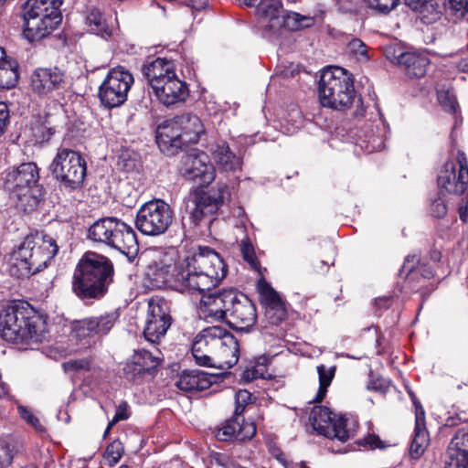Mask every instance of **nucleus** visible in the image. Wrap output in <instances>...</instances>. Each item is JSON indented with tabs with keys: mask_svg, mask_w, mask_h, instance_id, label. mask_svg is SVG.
I'll return each instance as SVG.
<instances>
[{
	"mask_svg": "<svg viewBox=\"0 0 468 468\" xmlns=\"http://www.w3.org/2000/svg\"><path fill=\"white\" fill-rule=\"evenodd\" d=\"M459 215L460 218L464 222H468V207H459Z\"/></svg>",
	"mask_w": 468,
	"mask_h": 468,
	"instance_id": "nucleus-63",
	"label": "nucleus"
},
{
	"mask_svg": "<svg viewBox=\"0 0 468 468\" xmlns=\"http://www.w3.org/2000/svg\"><path fill=\"white\" fill-rule=\"evenodd\" d=\"M39 171L33 162L22 163L17 167L9 170L5 178V188L9 193L10 201H24L28 199L30 186L37 183Z\"/></svg>",
	"mask_w": 468,
	"mask_h": 468,
	"instance_id": "nucleus-10",
	"label": "nucleus"
},
{
	"mask_svg": "<svg viewBox=\"0 0 468 468\" xmlns=\"http://www.w3.org/2000/svg\"><path fill=\"white\" fill-rule=\"evenodd\" d=\"M121 220L116 218H103L94 222L89 229L88 237L95 242L112 247Z\"/></svg>",
	"mask_w": 468,
	"mask_h": 468,
	"instance_id": "nucleus-28",
	"label": "nucleus"
},
{
	"mask_svg": "<svg viewBox=\"0 0 468 468\" xmlns=\"http://www.w3.org/2000/svg\"><path fill=\"white\" fill-rule=\"evenodd\" d=\"M430 444V433L426 423L422 422V412L418 414L410 446V455L412 459L420 458Z\"/></svg>",
	"mask_w": 468,
	"mask_h": 468,
	"instance_id": "nucleus-31",
	"label": "nucleus"
},
{
	"mask_svg": "<svg viewBox=\"0 0 468 468\" xmlns=\"http://www.w3.org/2000/svg\"><path fill=\"white\" fill-rule=\"evenodd\" d=\"M370 8L388 14L398 5V0H365Z\"/></svg>",
	"mask_w": 468,
	"mask_h": 468,
	"instance_id": "nucleus-48",
	"label": "nucleus"
},
{
	"mask_svg": "<svg viewBox=\"0 0 468 468\" xmlns=\"http://www.w3.org/2000/svg\"><path fill=\"white\" fill-rule=\"evenodd\" d=\"M335 367L326 368L325 366L320 365L317 367V372L319 375V388L314 398L315 402H320L325 397L327 388L330 386L334 376Z\"/></svg>",
	"mask_w": 468,
	"mask_h": 468,
	"instance_id": "nucleus-39",
	"label": "nucleus"
},
{
	"mask_svg": "<svg viewBox=\"0 0 468 468\" xmlns=\"http://www.w3.org/2000/svg\"><path fill=\"white\" fill-rule=\"evenodd\" d=\"M318 93L321 104L338 111L348 109L356 94L351 73L340 67H330L323 70Z\"/></svg>",
	"mask_w": 468,
	"mask_h": 468,
	"instance_id": "nucleus-6",
	"label": "nucleus"
},
{
	"mask_svg": "<svg viewBox=\"0 0 468 468\" xmlns=\"http://www.w3.org/2000/svg\"><path fill=\"white\" fill-rule=\"evenodd\" d=\"M113 273L112 262L107 257L86 252L75 268L72 291L82 301L99 300L106 294Z\"/></svg>",
	"mask_w": 468,
	"mask_h": 468,
	"instance_id": "nucleus-2",
	"label": "nucleus"
},
{
	"mask_svg": "<svg viewBox=\"0 0 468 468\" xmlns=\"http://www.w3.org/2000/svg\"><path fill=\"white\" fill-rule=\"evenodd\" d=\"M116 319L117 315L114 313L87 317L74 324L73 332L79 338L105 335L114 326Z\"/></svg>",
	"mask_w": 468,
	"mask_h": 468,
	"instance_id": "nucleus-19",
	"label": "nucleus"
},
{
	"mask_svg": "<svg viewBox=\"0 0 468 468\" xmlns=\"http://www.w3.org/2000/svg\"><path fill=\"white\" fill-rule=\"evenodd\" d=\"M17 452V442L11 436L0 438V467H7L12 463Z\"/></svg>",
	"mask_w": 468,
	"mask_h": 468,
	"instance_id": "nucleus-38",
	"label": "nucleus"
},
{
	"mask_svg": "<svg viewBox=\"0 0 468 468\" xmlns=\"http://www.w3.org/2000/svg\"><path fill=\"white\" fill-rule=\"evenodd\" d=\"M438 186L448 194L461 196L468 186V162L465 154L458 152L454 160L444 164L438 175Z\"/></svg>",
	"mask_w": 468,
	"mask_h": 468,
	"instance_id": "nucleus-9",
	"label": "nucleus"
},
{
	"mask_svg": "<svg viewBox=\"0 0 468 468\" xmlns=\"http://www.w3.org/2000/svg\"><path fill=\"white\" fill-rule=\"evenodd\" d=\"M52 174L64 186L77 188L86 176V162L82 156L70 149H59L51 165Z\"/></svg>",
	"mask_w": 468,
	"mask_h": 468,
	"instance_id": "nucleus-8",
	"label": "nucleus"
},
{
	"mask_svg": "<svg viewBox=\"0 0 468 468\" xmlns=\"http://www.w3.org/2000/svg\"><path fill=\"white\" fill-rule=\"evenodd\" d=\"M227 274L220 256L209 247L198 246L177 264L160 261L157 275L180 292H198L208 316L225 321L237 331H248L257 322L254 303L236 289L206 293L218 285Z\"/></svg>",
	"mask_w": 468,
	"mask_h": 468,
	"instance_id": "nucleus-1",
	"label": "nucleus"
},
{
	"mask_svg": "<svg viewBox=\"0 0 468 468\" xmlns=\"http://www.w3.org/2000/svg\"><path fill=\"white\" fill-rule=\"evenodd\" d=\"M46 321L23 306H7L0 313V337L7 343L28 346L43 341Z\"/></svg>",
	"mask_w": 468,
	"mask_h": 468,
	"instance_id": "nucleus-3",
	"label": "nucleus"
},
{
	"mask_svg": "<svg viewBox=\"0 0 468 468\" xmlns=\"http://www.w3.org/2000/svg\"><path fill=\"white\" fill-rule=\"evenodd\" d=\"M252 395L248 390L240 389L235 395V410L236 416H242L246 406L251 401Z\"/></svg>",
	"mask_w": 468,
	"mask_h": 468,
	"instance_id": "nucleus-47",
	"label": "nucleus"
},
{
	"mask_svg": "<svg viewBox=\"0 0 468 468\" xmlns=\"http://www.w3.org/2000/svg\"><path fill=\"white\" fill-rule=\"evenodd\" d=\"M123 454V447L120 441L111 442L105 452V457L109 461L110 465H115Z\"/></svg>",
	"mask_w": 468,
	"mask_h": 468,
	"instance_id": "nucleus-45",
	"label": "nucleus"
},
{
	"mask_svg": "<svg viewBox=\"0 0 468 468\" xmlns=\"http://www.w3.org/2000/svg\"><path fill=\"white\" fill-rule=\"evenodd\" d=\"M281 29L286 28L292 31H296L301 29L303 25L302 23L303 20H310V18L300 16L297 13H287L285 10L282 13L281 17Z\"/></svg>",
	"mask_w": 468,
	"mask_h": 468,
	"instance_id": "nucleus-41",
	"label": "nucleus"
},
{
	"mask_svg": "<svg viewBox=\"0 0 468 468\" xmlns=\"http://www.w3.org/2000/svg\"><path fill=\"white\" fill-rule=\"evenodd\" d=\"M157 100L165 106L183 102L189 95L187 84L176 73L166 77L165 80L153 88Z\"/></svg>",
	"mask_w": 468,
	"mask_h": 468,
	"instance_id": "nucleus-17",
	"label": "nucleus"
},
{
	"mask_svg": "<svg viewBox=\"0 0 468 468\" xmlns=\"http://www.w3.org/2000/svg\"><path fill=\"white\" fill-rule=\"evenodd\" d=\"M172 324L170 307L165 299H151L144 329V338L151 344H158Z\"/></svg>",
	"mask_w": 468,
	"mask_h": 468,
	"instance_id": "nucleus-11",
	"label": "nucleus"
},
{
	"mask_svg": "<svg viewBox=\"0 0 468 468\" xmlns=\"http://www.w3.org/2000/svg\"><path fill=\"white\" fill-rule=\"evenodd\" d=\"M65 372L89 370L90 361L86 358L70 359L62 364Z\"/></svg>",
	"mask_w": 468,
	"mask_h": 468,
	"instance_id": "nucleus-51",
	"label": "nucleus"
},
{
	"mask_svg": "<svg viewBox=\"0 0 468 468\" xmlns=\"http://www.w3.org/2000/svg\"><path fill=\"white\" fill-rule=\"evenodd\" d=\"M259 377H260V375L258 374V372H256L254 369H250V368H247L243 374V378L248 380H252Z\"/></svg>",
	"mask_w": 468,
	"mask_h": 468,
	"instance_id": "nucleus-62",
	"label": "nucleus"
},
{
	"mask_svg": "<svg viewBox=\"0 0 468 468\" xmlns=\"http://www.w3.org/2000/svg\"><path fill=\"white\" fill-rule=\"evenodd\" d=\"M457 68L463 72H468V58H462L458 62Z\"/></svg>",
	"mask_w": 468,
	"mask_h": 468,
	"instance_id": "nucleus-64",
	"label": "nucleus"
},
{
	"mask_svg": "<svg viewBox=\"0 0 468 468\" xmlns=\"http://www.w3.org/2000/svg\"><path fill=\"white\" fill-rule=\"evenodd\" d=\"M212 158L218 166L226 171H236L241 168V160L231 152L228 144L223 143L216 145L212 150Z\"/></svg>",
	"mask_w": 468,
	"mask_h": 468,
	"instance_id": "nucleus-32",
	"label": "nucleus"
},
{
	"mask_svg": "<svg viewBox=\"0 0 468 468\" xmlns=\"http://www.w3.org/2000/svg\"><path fill=\"white\" fill-rule=\"evenodd\" d=\"M204 186L190 193L189 200L193 205H222L230 202V190L226 184L218 183L210 195L204 190Z\"/></svg>",
	"mask_w": 468,
	"mask_h": 468,
	"instance_id": "nucleus-27",
	"label": "nucleus"
},
{
	"mask_svg": "<svg viewBox=\"0 0 468 468\" xmlns=\"http://www.w3.org/2000/svg\"><path fill=\"white\" fill-rule=\"evenodd\" d=\"M204 217H205V212H204L203 207H195L191 210L188 218H189L190 222L196 227L201 222V220L204 218Z\"/></svg>",
	"mask_w": 468,
	"mask_h": 468,
	"instance_id": "nucleus-56",
	"label": "nucleus"
},
{
	"mask_svg": "<svg viewBox=\"0 0 468 468\" xmlns=\"http://www.w3.org/2000/svg\"><path fill=\"white\" fill-rule=\"evenodd\" d=\"M443 6L450 15L460 18L468 11V0H443Z\"/></svg>",
	"mask_w": 468,
	"mask_h": 468,
	"instance_id": "nucleus-43",
	"label": "nucleus"
},
{
	"mask_svg": "<svg viewBox=\"0 0 468 468\" xmlns=\"http://www.w3.org/2000/svg\"><path fill=\"white\" fill-rule=\"evenodd\" d=\"M180 173L187 180L199 178L201 186L209 185L216 176L209 156L197 149H192L182 156Z\"/></svg>",
	"mask_w": 468,
	"mask_h": 468,
	"instance_id": "nucleus-12",
	"label": "nucleus"
},
{
	"mask_svg": "<svg viewBox=\"0 0 468 468\" xmlns=\"http://www.w3.org/2000/svg\"><path fill=\"white\" fill-rule=\"evenodd\" d=\"M310 421L314 429L330 439H337L346 442L349 439V432L345 427L342 419L335 420V414L326 407H314L310 414Z\"/></svg>",
	"mask_w": 468,
	"mask_h": 468,
	"instance_id": "nucleus-14",
	"label": "nucleus"
},
{
	"mask_svg": "<svg viewBox=\"0 0 468 468\" xmlns=\"http://www.w3.org/2000/svg\"><path fill=\"white\" fill-rule=\"evenodd\" d=\"M346 52L360 61H367L369 58L367 55V47L358 38H353L348 42L346 46Z\"/></svg>",
	"mask_w": 468,
	"mask_h": 468,
	"instance_id": "nucleus-42",
	"label": "nucleus"
},
{
	"mask_svg": "<svg viewBox=\"0 0 468 468\" xmlns=\"http://www.w3.org/2000/svg\"><path fill=\"white\" fill-rule=\"evenodd\" d=\"M211 459H212V462H214L216 464L226 467V468L229 466V464L230 463L229 456H227L226 454H223V453H219V452L213 453L211 455Z\"/></svg>",
	"mask_w": 468,
	"mask_h": 468,
	"instance_id": "nucleus-57",
	"label": "nucleus"
},
{
	"mask_svg": "<svg viewBox=\"0 0 468 468\" xmlns=\"http://www.w3.org/2000/svg\"><path fill=\"white\" fill-rule=\"evenodd\" d=\"M86 21L93 33L103 37L111 36L112 32L107 25L106 19L99 9H91L87 16Z\"/></svg>",
	"mask_w": 468,
	"mask_h": 468,
	"instance_id": "nucleus-35",
	"label": "nucleus"
},
{
	"mask_svg": "<svg viewBox=\"0 0 468 468\" xmlns=\"http://www.w3.org/2000/svg\"><path fill=\"white\" fill-rule=\"evenodd\" d=\"M46 191L41 185L35 183L30 186L28 192V199L20 201L22 205H38L41 202H45ZM14 203H19V201H13Z\"/></svg>",
	"mask_w": 468,
	"mask_h": 468,
	"instance_id": "nucleus-44",
	"label": "nucleus"
},
{
	"mask_svg": "<svg viewBox=\"0 0 468 468\" xmlns=\"http://www.w3.org/2000/svg\"><path fill=\"white\" fill-rule=\"evenodd\" d=\"M18 63L12 58H4L0 62V89H12L18 81Z\"/></svg>",
	"mask_w": 468,
	"mask_h": 468,
	"instance_id": "nucleus-33",
	"label": "nucleus"
},
{
	"mask_svg": "<svg viewBox=\"0 0 468 468\" xmlns=\"http://www.w3.org/2000/svg\"><path fill=\"white\" fill-rule=\"evenodd\" d=\"M63 0H27L24 6V14L37 15V12L60 11Z\"/></svg>",
	"mask_w": 468,
	"mask_h": 468,
	"instance_id": "nucleus-36",
	"label": "nucleus"
},
{
	"mask_svg": "<svg viewBox=\"0 0 468 468\" xmlns=\"http://www.w3.org/2000/svg\"><path fill=\"white\" fill-rule=\"evenodd\" d=\"M47 17H57V19H59V22L62 21V16H61V12L60 11H52V10H49L48 12H37V15H36V18H44V16Z\"/></svg>",
	"mask_w": 468,
	"mask_h": 468,
	"instance_id": "nucleus-60",
	"label": "nucleus"
},
{
	"mask_svg": "<svg viewBox=\"0 0 468 468\" xmlns=\"http://www.w3.org/2000/svg\"><path fill=\"white\" fill-rule=\"evenodd\" d=\"M256 433L252 423L245 422L243 416H234L228 420L222 427L218 428L215 436L222 441L250 440Z\"/></svg>",
	"mask_w": 468,
	"mask_h": 468,
	"instance_id": "nucleus-20",
	"label": "nucleus"
},
{
	"mask_svg": "<svg viewBox=\"0 0 468 468\" xmlns=\"http://www.w3.org/2000/svg\"><path fill=\"white\" fill-rule=\"evenodd\" d=\"M240 250L244 260L252 267H256L258 261L255 257L252 245L248 241L242 240L240 244Z\"/></svg>",
	"mask_w": 468,
	"mask_h": 468,
	"instance_id": "nucleus-54",
	"label": "nucleus"
},
{
	"mask_svg": "<svg viewBox=\"0 0 468 468\" xmlns=\"http://www.w3.org/2000/svg\"><path fill=\"white\" fill-rule=\"evenodd\" d=\"M58 251L56 240L36 231L28 234L11 258L10 273L17 278L29 277L44 270Z\"/></svg>",
	"mask_w": 468,
	"mask_h": 468,
	"instance_id": "nucleus-4",
	"label": "nucleus"
},
{
	"mask_svg": "<svg viewBox=\"0 0 468 468\" xmlns=\"http://www.w3.org/2000/svg\"><path fill=\"white\" fill-rule=\"evenodd\" d=\"M66 82V74L58 67L38 68L31 75L32 90L40 95H48L54 90L62 89Z\"/></svg>",
	"mask_w": 468,
	"mask_h": 468,
	"instance_id": "nucleus-16",
	"label": "nucleus"
},
{
	"mask_svg": "<svg viewBox=\"0 0 468 468\" xmlns=\"http://www.w3.org/2000/svg\"><path fill=\"white\" fill-rule=\"evenodd\" d=\"M112 248L126 255L128 260L133 261L139 251V243L133 228L121 221Z\"/></svg>",
	"mask_w": 468,
	"mask_h": 468,
	"instance_id": "nucleus-25",
	"label": "nucleus"
},
{
	"mask_svg": "<svg viewBox=\"0 0 468 468\" xmlns=\"http://www.w3.org/2000/svg\"><path fill=\"white\" fill-rule=\"evenodd\" d=\"M397 62L409 77L419 79L426 74L430 59L425 55L402 52L397 57Z\"/></svg>",
	"mask_w": 468,
	"mask_h": 468,
	"instance_id": "nucleus-29",
	"label": "nucleus"
},
{
	"mask_svg": "<svg viewBox=\"0 0 468 468\" xmlns=\"http://www.w3.org/2000/svg\"><path fill=\"white\" fill-rule=\"evenodd\" d=\"M33 135L37 142L44 143L50 140L55 133V128L51 124L48 116L39 117L32 124Z\"/></svg>",
	"mask_w": 468,
	"mask_h": 468,
	"instance_id": "nucleus-37",
	"label": "nucleus"
},
{
	"mask_svg": "<svg viewBox=\"0 0 468 468\" xmlns=\"http://www.w3.org/2000/svg\"><path fill=\"white\" fill-rule=\"evenodd\" d=\"M284 9L280 0H261L257 5V16L262 30L268 34H274L281 29Z\"/></svg>",
	"mask_w": 468,
	"mask_h": 468,
	"instance_id": "nucleus-21",
	"label": "nucleus"
},
{
	"mask_svg": "<svg viewBox=\"0 0 468 468\" xmlns=\"http://www.w3.org/2000/svg\"><path fill=\"white\" fill-rule=\"evenodd\" d=\"M18 412L20 417L26 420L28 424L32 425L37 431H44V427L40 423L39 420L33 414V412L23 406L18 407Z\"/></svg>",
	"mask_w": 468,
	"mask_h": 468,
	"instance_id": "nucleus-49",
	"label": "nucleus"
},
{
	"mask_svg": "<svg viewBox=\"0 0 468 468\" xmlns=\"http://www.w3.org/2000/svg\"><path fill=\"white\" fill-rule=\"evenodd\" d=\"M130 417L129 405L126 401H122L116 408L115 415L110 423L108 424V430H112V427L121 420H125Z\"/></svg>",
	"mask_w": 468,
	"mask_h": 468,
	"instance_id": "nucleus-52",
	"label": "nucleus"
},
{
	"mask_svg": "<svg viewBox=\"0 0 468 468\" xmlns=\"http://www.w3.org/2000/svg\"><path fill=\"white\" fill-rule=\"evenodd\" d=\"M239 357V346L236 337L224 328L219 337L218 347L212 356L211 367L227 370L234 367Z\"/></svg>",
	"mask_w": 468,
	"mask_h": 468,
	"instance_id": "nucleus-18",
	"label": "nucleus"
},
{
	"mask_svg": "<svg viewBox=\"0 0 468 468\" xmlns=\"http://www.w3.org/2000/svg\"><path fill=\"white\" fill-rule=\"evenodd\" d=\"M261 302L265 308V316L269 323L279 324L287 316V311L283 301L276 291L269 285L261 289Z\"/></svg>",
	"mask_w": 468,
	"mask_h": 468,
	"instance_id": "nucleus-24",
	"label": "nucleus"
},
{
	"mask_svg": "<svg viewBox=\"0 0 468 468\" xmlns=\"http://www.w3.org/2000/svg\"><path fill=\"white\" fill-rule=\"evenodd\" d=\"M222 334H224L223 327L211 326L204 329L195 337L191 352L197 365L211 367L212 356L216 354Z\"/></svg>",
	"mask_w": 468,
	"mask_h": 468,
	"instance_id": "nucleus-15",
	"label": "nucleus"
},
{
	"mask_svg": "<svg viewBox=\"0 0 468 468\" xmlns=\"http://www.w3.org/2000/svg\"><path fill=\"white\" fill-rule=\"evenodd\" d=\"M211 385V377L207 372L198 369L184 371L176 383L178 388L185 391L204 390Z\"/></svg>",
	"mask_w": 468,
	"mask_h": 468,
	"instance_id": "nucleus-30",
	"label": "nucleus"
},
{
	"mask_svg": "<svg viewBox=\"0 0 468 468\" xmlns=\"http://www.w3.org/2000/svg\"><path fill=\"white\" fill-rule=\"evenodd\" d=\"M365 443L368 445L371 449L382 448L383 444L381 440L377 435H368L365 438Z\"/></svg>",
	"mask_w": 468,
	"mask_h": 468,
	"instance_id": "nucleus-58",
	"label": "nucleus"
},
{
	"mask_svg": "<svg viewBox=\"0 0 468 468\" xmlns=\"http://www.w3.org/2000/svg\"><path fill=\"white\" fill-rule=\"evenodd\" d=\"M142 70L152 89L165 81L166 77L176 74L174 62L163 58L146 62Z\"/></svg>",
	"mask_w": 468,
	"mask_h": 468,
	"instance_id": "nucleus-26",
	"label": "nucleus"
},
{
	"mask_svg": "<svg viewBox=\"0 0 468 468\" xmlns=\"http://www.w3.org/2000/svg\"><path fill=\"white\" fill-rule=\"evenodd\" d=\"M404 4L413 11L421 15L422 20H436L440 17L441 11L433 0H404Z\"/></svg>",
	"mask_w": 468,
	"mask_h": 468,
	"instance_id": "nucleus-34",
	"label": "nucleus"
},
{
	"mask_svg": "<svg viewBox=\"0 0 468 468\" xmlns=\"http://www.w3.org/2000/svg\"><path fill=\"white\" fill-rule=\"evenodd\" d=\"M439 101L444 110L451 113L456 112L458 103L456 98L449 91L440 92L438 95Z\"/></svg>",
	"mask_w": 468,
	"mask_h": 468,
	"instance_id": "nucleus-50",
	"label": "nucleus"
},
{
	"mask_svg": "<svg viewBox=\"0 0 468 468\" xmlns=\"http://www.w3.org/2000/svg\"><path fill=\"white\" fill-rule=\"evenodd\" d=\"M445 468H468V426L459 429L452 439Z\"/></svg>",
	"mask_w": 468,
	"mask_h": 468,
	"instance_id": "nucleus-23",
	"label": "nucleus"
},
{
	"mask_svg": "<svg viewBox=\"0 0 468 468\" xmlns=\"http://www.w3.org/2000/svg\"><path fill=\"white\" fill-rule=\"evenodd\" d=\"M375 303L379 308L388 309L391 305V300L388 297H382L376 299Z\"/></svg>",
	"mask_w": 468,
	"mask_h": 468,
	"instance_id": "nucleus-61",
	"label": "nucleus"
},
{
	"mask_svg": "<svg viewBox=\"0 0 468 468\" xmlns=\"http://www.w3.org/2000/svg\"><path fill=\"white\" fill-rule=\"evenodd\" d=\"M25 37L30 42L41 40L48 37L61 22L57 17L36 18V15H23Z\"/></svg>",
	"mask_w": 468,
	"mask_h": 468,
	"instance_id": "nucleus-22",
	"label": "nucleus"
},
{
	"mask_svg": "<svg viewBox=\"0 0 468 468\" xmlns=\"http://www.w3.org/2000/svg\"><path fill=\"white\" fill-rule=\"evenodd\" d=\"M131 358L133 360V364H137L144 372L150 371L158 365L157 358L144 349L135 351Z\"/></svg>",
	"mask_w": 468,
	"mask_h": 468,
	"instance_id": "nucleus-40",
	"label": "nucleus"
},
{
	"mask_svg": "<svg viewBox=\"0 0 468 468\" xmlns=\"http://www.w3.org/2000/svg\"><path fill=\"white\" fill-rule=\"evenodd\" d=\"M205 134V127L197 115L185 113L164 122L156 130V143L161 152L175 155L183 145L197 144Z\"/></svg>",
	"mask_w": 468,
	"mask_h": 468,
	"instance_id": "nucleus-5",
	"label": "nucleus"
},
{
	"mask_svg": "<svg viewBox=\"0 0 468 468\" xmlns=\"http://www.w3.org/2000/svg\"><path fill=\"white\" fill-rule=\"evenodd\" d=\"M144 373L145 372L141 368V367H138L137 364H133V360L131 357L123 367V374L129 380H135Z\"/></svg>",
	"mask_w": 468,
	"mask_h": 468,
	"instance_id": "nucleus-53",
	"label": "nucleus"
},
{
	"mask_svg": "<svg viewBox=\"0 0 468 468\" xmlns=\"http://www.w3.org/2000/svg\"><path fill=\"white\" fill-rule=\"evenodd\" d=\"M418 261L416 256H408L404 261L403 269L408 270L409 274H411L415 271L414 263Z\"/></svg>",
	"mask_w": 468,
	"mask_h": 468,
	"instance_id": "nucleus-59",
	"label": "nucleus"
},
{
	"mask_svg": "<svg viewBox=\"0 0 468 468\" xmlns=\"http://www.w3.org/2000/svg\"><path fill=\"white\" fill-rule=\"evenodd\" d=\"M9 121V110L5 102L0 101V136L5 133Z\"/></svg>",
	"mask_w": 468,
	"mask_h": 468,
	"instance_id": "nucleus-55",
	"label": "nucleus"
},
{
	"mask_svg": "<svg viewBox=\"0 0 468 468\" xmlns=\"http://www.w3.org/2000/svg\"><path fill=\"white\" fill-rule=\"evenodd\" d=\"M117 166L123 172H132L137 167V159L128 151L122 152L119 156Z\"/></svg>",
	"mask_w": 468,
	"mask_h": 468,
	"instance_id": "nucleus-46",
	"label": "nucleus"
},
{
	"mask_svg": "<svg viewBox=\"0 0 468 468\" xmlns=\"http://www.w3.org/2000/svg\"><path fill=\"white\" fill-rule=\"evenodd\" d=\"M133 82V74L125 68L118 66L111 69L99 88L101 103L107 109L122 106L127 101Z\"/></svg>",
	"mask_w": 468,
	"mask_h": 468,
	"instance_id": "nucleus-7",
	"label": "nucleus"
},
{
	"mask_svg": "<svg viewBox=\"0 0 468 468\" xmlns=\"http://www.w3.org/2000/svg\"><path fill=\"white\" fill-rule=\"evenodd\" d=\"M171 207H141L136 215V228L144 235L156 236L166 231L173 221Z\"/></svg>",
	"mask_w": 468,
	"mask_h": 468,
	"instance_id": "nucleus-13",
	"label": "nucleus"
}]
</instances>
